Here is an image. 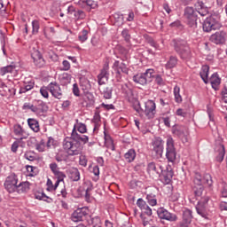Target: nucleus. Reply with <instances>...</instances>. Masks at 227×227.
<instances>
[{
  "label": "nucleus",
  "instance_id": "nucleus-5",
  "mask_svg": "<svg viewBox=\"0 0 227 227\" xmlns=\"http://www.w3.org/2000/svg\"><path fill=\"white\" fill-rule=\"evenodd\" d=\"M223 25L219 21L217 16H209L207 17L202 24V29L205 33H210L212 31H216V29H221Z\"/></svg>",
  "mask_w": 227,
  "mask_h": 227
},
{
  "label": "nucleus",
  "instance_id": "nucleus-10",
  "mask_svg": "<svg viewBox=\"0 0 227 227\" xmlns=\"http://www.w3.org/2000/svg\"><path fill=\"white\" fill-rule=\"evenodd\" d=\"M209 200L210 198H208V196L202 197L196 206L197 214L205 219H207V215H208L207 213V205Z\"/></svg>",
  "mask_w": 227,
  "mask_h": 227
},
{
  "label": "nucleus",
  "instance_id": "nucleus-33",
  "mask_svg": "<svg viewBox=\"0 0 227 227\" xmlns=\"http://www.w3.org/2000/svg\"><path fill=\"white\" fill-rule=\"evenodd\" d=\"M216 152L218 153L216 155L217 162H221L222 160H224V155L226 153V151L224 149V145H220L216 146Z\"/></svg>",
  "mask_w": 227,
  "mask_h": 227
},
{
  "label": "nucleus",
  "instance_id": "nucleus-51",
  "mask_svg": "<svg viewBox=\"0 0 227 227\" xmlns=\"http://www.w3.org/2000/svg\"><path fill=\"white\" fill-rule=\"evenodd\" d=\"M137 205L140 209L143 211L144 208H148V205L146 204V201H145L143 199H138L137 200Z\"/></svg>",
  "mask_w": 227,
  "mask_h": 227
},
{
  "label": "nucleus",
  "instance_id": "nucleus-20",
  "mask_svg": "<svg viewBox=\"0 0 227 227\" xmlns=\"http://www.w3.org/2000/svg\"><path fill=\"white\" fill-rule=\"evenodd\" d=\"M0 93L2 97H13L15 96V89L6 85L4 82H0Z\"/></svg>",
  "mask_w": 227,
  "mask_h": 227
},
{
  "label": "nucleus",
  "instance_id": "nucleus-62",
  "mask_svg": "<svg viewBox=\"0 0 227 227\" xmlns=\"http://www.w3.org/2000/svg\"><path fill=\"white\" fill-rule=\"evenodd\" d=\"M91 223L93 224V227H97V226L100 227V225H98V224H100V217L96 216V217L92 218Z\"/></svg>",
  "mask_w": 227,
  "mask_h": 227
},
{
  "label": "nucleus",
  "instance_id": "nucleus-25",
  "mask_svg": "<svg viewBox=\"0 0 227 227\" xmlns=\"http://www.w3.org/2000/svg\"><path fill=\"white\" fill-rule=\"evenodd\" d=\"M192 221V211L191 209H185L183 213V223L180 224L181 227H187Z\"/></svg>",
  "mask_w": 227,
  "mask_h": 227
},
{
  "label": "nucleus",
  "instance_id": "nucleus-14",
  "mask_svg": "<svg viewBox=\"0 0 227 227\" xmlns=\"http://www.w3.org/2000/svg\"><path fill=\"white\" fill-rule=\"evenodd\" d=\"M153 152L156 153V157H162L164 152V141L160 137H156L153 141Z\"/></svg>",
  "mask_w": 227,
  "mask_h": 227
},
{
  "label": "nucleus",
  "instance_id": "nucleus-6",
  "mask_svg": "<svg viewBox=\"0 0 227 227\" xmlns=\"http://www.w3.org/2000/svg\"><path fill=\"white\" fill-rule=\"evenodd\" d=\"M166 157L168 162H174L176 160V149L175 148V140H173V137H171L167 138Z\"/></svg>",
  "mask_w": 227,
  "mask_h": 227
},
{
  "label": "nucleus",
  "instance_id": "nucleus-55",
  "mask_svg": "<svg viewBox=\"0 0 227 227\" xmlns=\"http://www.w3.org/2000/svg\"><path fill=\"white\" fill-rule=\"evenodd\" d=\"M40 93L44 98H49V86L42 87L40 89Z\"/></svg>",
  "mask_w": 227,
  "mask_h": 227
},
{
  "label": "nucleus",
  "instance_id": "nucleus-26",
  "mask_svg": "<svg viewBox=\"0 0 227 227\" xmlns=\"http://www.w3.org/2000/svg\"><path fill=\"white\" fill-rule=\"evenodd\" d=\"M195 6L197 8V13L201 15V17H206V15H208V7L205 6V4L203 1H198L195 4Z\"/></svg>",
  "mask_w": 227,
  "mask_h": 227
},
{
  "label": "nucleus",
  "instance_id": "nucleus-44",
  "mask_svg": "<svg viewBox=\"0 0 227 227\" xmlns=\"http://www.w3.org/2000/svg\"><path fill=\"white\" fill-rule=\"evenodd\" d=\"M35 88V82H29L27 84L20 87V93H27V91H30V90H33Z\"/></svg>",
  "mask_w": 227,
  "mask_h": 227
},
{
  "label": "nucleus",
  "instance_id": "nucleus-60",
  "mask_svg": "<svg viewBox=\"0 0 227 227\" xmlns=\"http://www.w3.org/2000/svg\"><path fill=\"white\" fill-rule=\"evenodd\" d=\"M50 169L52 171L53 175L59 171V168H58V164L55 162L50 164Z\"/></svg>",
  "mask_w": 227,
  "mask_h": 227
},
{
  "label": "nucleus",
  "instance_id": "nucleus-34",
  "mask_svg": "<svg viewBox=\"0 0 227 227\" xmlns=\"http://www.w3.org/2000/svg\"><path fill=\"white\" fill-rule=\"evenodd\" d=\"M27 124L34 132H40V123L36 119H27Z\"/></svg>",
  "mask_w": 227,
  "mask_h": 227
},
{
  "label": "nucleus",
  "instance_id": "nucleus-54",
  "mask_svg": "<svg viewBox=\"0 0 227 227\" xmlns=\"http://www.w3.org/2000/svg\"><path fill=\"white\" fill-rule=\"evenodd\" d=\"M54 176H56L57 180H59V182H63V180H65V178H67V175H65V173L61 172V171H58L54 174Z\"/></svg>",
  "mask_w": 227,
  "mask_h": 227
},
{
  "label": "nucleus",
  "instance_id": "nucleus-23",
  "mask_svg": "<svg viewBox=\"0 0 227 227\" xmlns=\"http://www.w3.org/2000/svg\"><path fill=\"white\" fill-rule=\"evenodd\" d=\"M48 109L49 107H47V105L43 101H39L37 105L34 106V113L37 116H43Z\"/></svg>",
  "mask_w": 227,
  "mask_h": 227
},
{
  "label": "nucleus",
  "instance_id": "nucleus-8",
  "mask_svg": "<svg viewBox=\"0 0 227 227\" xmlns=\"http://www.w3.org/2000/svg\"><path fill=\"white\" fill-rule=\"evenodd\" d=\"M172 134L174 136H177V137H180L181 141L183 143H188L189 142V131L187 129V127L182 126V125H175L172 128Z\"/></svg>",
  "mask_w": 227,
  "mask_h": 227
},
{
  "label": "nucleus",
  "instance_id": "nucleus-49",
  "mask_svg": "<svg viewBox=\"0 0 227 227\" xmlns=\"http://www.w3.org/2000/svg\"><path fill=\"white\" fill-rule=\"evenodd\" d=\"M78 38H79L80 42H82V43L86 42V40H88V30L83 29V30L80 33Z\"/></svg>",
  "mask_w": 227,
  "mask_h": 227
},
{
  "label": "nucleus",
  "instance_id": "nucleus-29",
  "mask_svg": "<svg viewBox=\"0 0 227 227\" xmlns=\"http://www.w3.org/2000/svg\"><path fill=\"white\" fill-rule=\"evenodd\" d=\"M121 73L126 74H129V67H127V64H125V62H121L119 66V68H117V72H116L117 81H120L121 79Z\"/></svg>",
  "mask_w": 227,
  "mask_h": 227
},
{
  "label": "nucleus",
  "instance_id": "nucleus-42",
  "mask_svg": "<svg viewBox=\"0 0 227 227\" xmlns=\"http://www.w3.org/2000/svg\"><path fill=\"white\" fill-rule=\"evenodd\" d=\"M174 96H175V102H176V104H182V95H180V87H178V85H176L174 87Z\"/></svg>",
  "mask_w": 227,
  "mask_h": 227
},
{
  "label": "nucleus",
  "instance_id": "nucleus-17",
  "mask_svg": "<svg viewBox=\"0 0 227 227\" xmlns=\"http://www.w3.org/2000/svg\"><path fill=\"white\" fill-rule=\"evenodd\" d=\"M162 166L161 165H156L155 162H150L147 165V173L151 176H160V173H162Z\"/></svg>",
  "mask_w": 227,
  "mask_h": 227
},
{
  "label": "nucleus",
  "instance_id": "nucleus-31",
  "mask_svg": "<svg viewBox=\"0 0 227 227\" xmlns=\"http://www.w3.org/2000/svg\"><path fill=\"white\" fill-rule=\"evenodd\" d=\"M69 178L73 182H79V180H81V173L77 168H72L69 169Z\"/></svg>",
  "mask_w": 227,
  "mask_h": 227
},
{
  "label": "nucleus",
  "instance_id": "nucleus-21",
  "mask_svg": "<svg viewBox=\"0 0 227 227\" xmlns=\"http://www.w3.org/2000/svg\"><path fill=\"white\" fill-rule=\"evenodd\" d=\"M155 102L153 100H148L145 102V114L147 116V118H153L155 116Z\"/></svg>",
  "mask_w": 227,
  "mask_h": 227
},
{
  "label": "nucleus",
  "instance_id": "nucleus-45",
  "mask_svg": "<svg viewBox=\"0 0 227 227\" xmlns=\"http://www.w3.org/2000/svg\"><path fill=\"white\" fill-rule=\"evenodd\" d=\"M146 200L149 205H151V207H155V205H157V197L155 196V194L153 193L147 194Z\"/></svg>",
  "mask_w": 227,
  "mask_h": 227
},
{
  "label": "nucleus",
  "instance_id": "nucleus-27",
  "mask_svg": "<svg viewBox=\"0 0 227 227\" xmlns=\"http://www.w3.org/2000/svg\"><path fill=\"white\" fill-rule=\"evenodd\" d=\"M35 200H39L42 201H46V203H52V201H54V200L49 196H47L43 191H36L35 192Z\"/></svg>",
  "mask_w": 227,
  "mask_h": 227
},
{
  "label": "nucleus",
  "instance_id": "nucleus-59",
  "mask_svg": "<svg viewBox=\"0 0 227 227\" xmlns=\"http://www.w3.org/2000/svg\"><path fill=\"white\" fill-rule=\"evenodd\" d=\"M85 4H86V6H90V8H92V9H95L98 6L97 2H95L93 0L85 1Z\"/></svg>",
  "mask_w": 227,
  "mask_h": 227
},
{
  "label": "nucleus",
  "instance_id": "nucleus-12",
  "mask_svg": "<svg viewBox=\"0 0 227 227\" xmlns=\"http://www.w3.org/2000/svg\"><path fill=\"white\" fill-rule=\"evenodd\" d=\"M157 215L160 219H165V221H169L170 223H175V221L178 220V216L173 213H170L164 207L158 208Z\"/></svg>",
  "mask_w": 227,
  "mask_h": 227
},
{
  "label": "nucleus",
  "instance_id": "nucleus-46",
  "mask_svg": "<svg viewBox=\"0 0 227 227\" xmlns=\"http://www.w3.org/2000/svg\"><path fill=\"white\" fill-rule=\"evenodd\" d=\"M74 17L76 20H84V19H86V12L77 9L76 12H74Z\"/></svg>",
  "mask_w": 227,
  "mask_h": 227
},
{
  "label": "nucleus",
  "instance_id": "nucleus-64",
  "mask_svg": "<svg viewBox=\"0 0 227 227\" xmlns=\"http://www.w3.org/2000/svg\"><path fill=\"white\" fill-rule=\"evenodd\" d=\"M222 99L225 104H227V89H223L222 90Z\"/></svg>",
  "mask_w": 227,
  "mask_h": 227
},
{
  "label": "nucleus",
  "instance_id": "nucleus-1",
  "mask_svg": "<svg viewBox=\"0 0 227 227\" xmlns=\"http://www.w3.org/2000/svg\"><path fill=\"white\" fill-rule=\"evenodd\" d=\"M90 141L88 136L80 135L75 129V126L73 129L70 137H66L63 140L62 146L65 151H60L55 155L57 162H63L68 160V155L74 157V155H80L82 152V145H86Z\"/></svg>",
  "mask_w": 227,
  "mask_h": 227
},
{
  "label": "nucleus",
  "instance_id": "nucleus-38",
  "mask_svg": "<svg viewBox=\"0 0 227 227\" xmlns=\"http://www.w3.org/2000/svg\"><path fill=\"white\" fill-rule=\"evenodd\" d=\"M15 65H9L0 68V75H6L7 74H13L15 72Z\"/></svg>",
  "mask_w": 227,
  "mask_h": 227
},
{
  "label": "nucleus",
  "instance_id": "nucleus-11",
  "mask_svg": "<svg viewBox=\"0 0 227 227\" xmlns=\"http://www.w3.org/2000/svg\"><path fill=\"white\" fill-rule=\"evenodd\" d=\"M31 58L34 61V64L38 68H43V67H45V59H43V56H42L40 51L33 48V50L31 51Z\"/></svg>",
  "mask_w": 227,
  "mask_h": 227
},
{
  "label": "nucleus",
  "instance_id": "nucleus-43",
  "mask_svg": "<svg viewBox=\"0 0 227 227\" xmlns=\"http://www.w3.org/2000/svg\"><path fill=\"white\" fill-rule=\"evenodd\" d=\"M130 105H132L133 109H135L138 114H141L143 113V108H141V103H139V100L135 98V100L129 102Z\"/></svg>",
  "mask_w": 227,
  "mask_h": 227
},
{
  "label": "nucleus",
  "instance_id": "nucleus-57",
  "mask_svg": "<svg viewBox=\"0 0 227 227\" xmlns=\"http://www.w3.org/2000/svg\"><path fill=\"white\" fill-rule=\"evenodd\" d=\"M121 35L126 42H130V34H129V30L123 29Z\"/></svg>",
  "mask_w": 227,
  "mask_h": 227
},
{
  "label": "nucleus",
  "instance_id": "nucleus-15",
  "mask_svg": "<svg viewBox=\"0 0 227 227\" xmlns=\"http://www.w3.org/2000/svg\"><path fill=\"white\" fill-rule=\"evenodd\" d=\"M107 81H109V63L104 65L100 74L98 75V82L99 86H102V84H105Z\"/></svg>",
  "mask_w": 227,
  "mask_h": 227
},
{
  "label": "nucleus",
  "instance_id": "nucleus-9",
  "mask_svg": "<svg viewBox=\"0 0 227 227\" xmlns=\"http://www.w3.org/2000/svg\"><path fill=\"white\" fill-rule=\"evenodd\" d=\"M17 184H19V178L17 177V175H15V173H12L6 177V180L4 182V187L6 191L10 193L16 192L18 185Z\"/></svg>",
  "mask_w": 227,
  "mask_h": 227
},
{
  "label": "nucleus",
  "instance_id": "nucleus-32",
  "mask_svg": "<svg viewBox=\"0 0 227 227\" xmlns=\"http://www.w3.org/2000/svg\"><path fill=\"white\" fill-rule=\"evenodd\" d=\"M59 82L62 86H67V84H70L72 81V75L68 73H63L59 75Z\"/></svg>",
  "mask_w": 227,
  "mask_h": 227
},
{
  "label": "nucleus",
  "instance_id": "nucleus-18",
  "mask_svg": "<svg viewBox=\"0 0 227 227\" xmlns=\"http://www.w3.org/2000/svg\"><path fill=\"white\" fill-rule=\"evenodd\" d=\"M121 92L124 94V97L128 102H133L137 97L134 94V90L131 89L129 84H124L121 86Z\"/></svg>",
  "mask_w": 227,
  "mask_h": 227
},
{
  "label": "nucleus",
  "instance_id": "nucleus-41",
  "mask_svg": "<svg viewBox=\"0 0 227 227\" xmlns=\"http://www.w3.org/2000/svg\"><path fill=\"white\" fill-rule=\"evenodd\" d=\"M100 92L103 94L104 98L109 99L113 97V88L106 87L103 89H99Z\"/></svg>",
  "mask_w": 227,
  "mask_h": 227
},
{
  "label": "nucleus",
  "instance_id": "nucleus-56",
  "mask_svg": "<svg viewBox=\"0 0 227 227\" xmlns=\"http://www.w3.org/2000/svg\"><path fill=\"white\" fill-rule=\"evenodd\" d=\"M146 42L151 45V47H154V49H159V44L153 40L152 37H146Z\"/></svg>",
  "mask_w": 227,
  "mask_h": 227
},
{
  "label": "nucleus",
  "instance_id": "nucleus-48",
  "mask_svg": "<svg viewBox=\"0 0 227 227\" xmlns=\"http://www.w3.org/2000/svg\"><path fill=\"white\" fill-rule=\"evenodd\" d=\"M24 157L27 159V160H30V161L36 160V154H35V153L31 151L27 152L24 154Z\"/></svg>",
  "mask_w": 227,
  "mask_h": 227
},
{
  "label": "nucleus",
  "instance_id": "nucleus-28",
  "mask_svg": "<svg viewBox=\"0 0 227 227\" xmlns=\"http://www.w3.org/2000/svg\"><path fill=\"white\" fill-rule=\"evenodd\" d=\"M31 186V184L29 182H22L20 183L17 186H16V192H18L19 194L22 193V192H27V191H29Z\"/></svg>",
  "mask_w": 227,
  "mask_h": 227
},
{
  "label": "nucleus",
  "instance_id": "nucleus-37",
  "mask_svg": "<svg viewBox=\"0 0 227 227\" xmlns=\"http://www.w3.org/2000/svg\"><path fill=\"white\" fill-rule=\"evenodd\" d=\"M133 81L137 84H141V86H145V84H148V82H146V79L145 78V74L143 73L134 75Z\"/></svg>",
  "mask_w": 227,
  "mask_h": 227
},
{
  "label": "nucleus",
  "instance_id": "nucleus-47",
  "mask_svg": "<svg viewBox=\"0 0 227 227\" xmlns=\"http://www.w3.org/2000/svg\"><path fill=\"white\" fill-rule=\"evenodd\" d=\"M56 34V29H54V27H51L49 28H47L46 30H44V35L46 36V38H52V36H54V35Z\"/></svg>",
  "mask_w": 227,
  "mask_h": 227
},
{
  "label": "nucleus",
  "instance_id": "nucleus-7",
  "mask_svg": "<svg viewBox=\"0 0 227 227\" xmlns=\"http://www.w3.org/2000/svg\"><path fill=\"white\" fill-rule=\"evenodd\" d=\"M184 16L186 18L190 27H194V26H196L198 21V11L193 7H185Z\"/></svg>",
  "mask_w": 227,
  "mask_h": 227
},
{
  "label": "nucleus",
  "instance_id": "nucleus-24",
  "mask_svg": "<svg viewBox=\"0 0 227 227\" xmlns=\"http://www.w3.org/2000/svg\"><path fill=\"white\" fill-rule=\"evenodd\" d=\"M86 215H88L86 211H84L82 208H78L72 214L71 220L74 223H79V221H82Z\"/></svg>",
  "mask_w": 227,
  "mask_h": 227
},
{
  "label": "nucleus",
  "instance_id": "nucleus-22",
  "mask_svg": "<svg viewBox=\"0 0 227 227\" xmlns=\"http://www.w3.org/2000/svg\"><path fill=\"white\" fill-rule=\"evenodd\" d=\"M13 134L16 135L17 137H20V141H22V139H27V137L29 136L20 124H15L13 126Z\"/></svg>",
  "mask_w": 227,
  "mask_h": 227
},
{
  "label": "nucleus",
  "instance_id": "nucleus-61",
  "mask_svg": "<svg viewBox=\"0 0 227 227\" xmlns=\"http://www.w3.org/2000/svg\"><path fill=\"white\" fill-rule=\"evenodd\" d=\"M73 93L75 97H79L81 95V91L79 90V86L77 83H74L73 85Z\"/></svg>",
  "mask_w": 227,
  "mask_h": 227
},
{
  "label": "nucleus",
  "instance_id": "nucleus-58",
  "mask_svg": "<svg viewBox=\"0 0 227 227\" xmlns=\"http://www.w3.org/2000/svg\"><path fill=\"white\" fill-rule=\"evenodd\" d=\"M154 79L156 84H159V86H162L164 84V80H162L160 74H155Z\"/></svg>",
  "mask_w": 227,
  "mask_h": 227
},
{
  "label": "nucleus",
  "instance_id": "nucleus-36",
  "mask_svg": "<svg viewBox=\"0 0 227 227\" xmlns=\"http://www.w3.org/2000/svg\"><path fill=\"white\" fill-rule=\"evenodd\" d=\"M176 65H178V58H176L175 56H170L169 59L168 60V62L165 65V67L168 70H171V68H175V67H176Z\"/></svg>",
  "mask_w": 227,
  "mask_h": 227
},
{
  "label": "nucleus",
  "instance_id": "nucleus-35",
  "mask_svg": "<svg viewBox=\"0 0 227 227\" xmlns=\"http://www.w3.org/2000/svg\"><path fill=\"white\" fill-rule=\"evenodd\" d=\"M212 88H214V90H217V86H219V84H221V78H219V74L217 73H214L210 79H209Z\"/></svg>",
  "mask_w": 227,
  "mask_h": 227
},
{
  "label": "nucleus",
  "instance_id": "nucleus-50",
  "mask_svg": "<svg viewBox=\"0 0 227 227\" xmlns=\"http://www.w3.org/2000/svg\"><path fill=\"white\" fill-rule=\"evenodd\" d=\"M78 132H80V136H82V134H86L88 131V129L86 128V124L84 123H79L77 128Z\"/></svg>",
  "mask_w": 227,
  "mask_h": 227
},
{
  "label": "nucleus",
  "instance_id": "nucleus-52",
  "mask_svg": "<svg viewBox=\"0 0 227 227\" xmlns=\"http://www.w3.org/2000/svg\"><path fill=\"white\" fill-rule=\"evenodd\" d=\"M32 27L33 35H36V33H38V30L40 29V22H38V20L32 21Z\"/></svg>",
  "mask_w": 227,
  "mask_h": 227
},
{
  "label": "nucleus",
  "instance_id": "nucleus-16",
  "mask_svg": "<svg viewBox=\"0 0 227 227\" xmlns=\"http://www.w3.org/2000/svg\"><path fill=\"white\" fill-rule=\"evenodd\" d=\"M210 42L212 43H215V45H223L224 42H226V32L219 31L216 32L209 37Z\"/></svg>",
  "mask_w": 227,
  "mask_h": 227
},
{
  "label": "nucleus",
  "instance_id": "nucleus-19",
  "mask_svg": "<svg viewBox=\"0 0 227 227\" xmlns=\"http://www.w3.org/2000/svg\"><path fill=\"white\" fill-rule=\"evenodd\" d=\"M48 90L50 93H51L52 97L55 98H61L63 97V92H61V87H59V84L58 82H51L48 85Z\"/></svg>",
  "mask_w": 227,
  "mask_h": 227
},
{
  "label": "nucleus",
  "instance_id": "nucleus-3",
  "mask_svg": "<svg viewBox=\"0 0 227 227\" xmlns=\"http://www.w3.org/2000/svg\"><path fill=\"white\" fill-rule=\"evenodd\" d=\"M174 49L181 59H191L192 58V51H191L189 44L184 40H174Z\"/></svg>",
  "mask_w": 227,
  "mask_h": 227
},
{
  "label": "nucleus",
  "instance_id": "nucleus-30",
  "mask_svg": "<svg viewBox=\"0 0 227 227\" xmlns=\"http://www.w3.org/2000/svg\"><path fill=\"white\" fill-rule=\"evenodd\" d=\"M209 70H210V67L205 65V66H202L200 72V75L202 81H204L205 84L208 83Z\"/></svg>",
  "mask_w": 227,
  "mask_h": 227
},
{
  "label": "nucleus",
  "instance_id": "nucleus-40",
  "mask_svg": "<svg viewBox=\"0 0 227 227\" xmlns=\"http://www.w3.org/2000/svg\"><path fill=\"white\" fill-rule=\"evenodd\" d=\"M143 74L146 82H152V81H153V77H155V70L153 69H147Z\"/></svg>",
  "mask_w": 227,
  "mask_h": 227
},
{
  "label": "nucleus",
  "instance_id": "nucleus-2",
  "mask_svg": "<svg viewBox=\"0 0 227 227\" xmlns=\"http://www.w3.org/2000/svg\"><path fill=\"white\" fill-rule=\"evenodd\" d=\"M193 184V192L196 198H201V196H203V192L205 191L203 185L212 187L214 181L212 180V176H210V174H204L201 176L200 172H196Z\"/></svg>",
  "mask_w": 227,
  "mask_h": 227
},
{
  "label": "nucleus",
  "instance_id": "nucleus-53",
  "mask_svg": "<svg viewBox=\"0 0 227 227\" xmlns=\"http://www.w3.org/2000/svg\"><path fill=\"white\" fill-rule=\"evenodd\" d=\"M35 148L38 152H45V140L42 139L39 144L35 145Z\"/></svg>",
  "mask_w": 227,
  "mask_h": 227
},
{
  "label": "nucleus",
  "instance_id": "nucleus-39",
  "mask_svg": "<svg viewBox=\"0 0 227 227\" xmlns=\"http://www.w3.org/2000/svg\"><path fill=\"white\" fill-rule=\"evenodd\" d=\"M124 158L126 162H134V160L136 159V150L129 149L125 154Z\"/></svg>",
  "mask_w": 227,
  "mask_h": 227
},
{
  "label": "nucleus",
  "instance_id": "nucleus-4",
  "mask_svg": "<svg viewBox=\"0 0 227 227\" xmlns=\"http://www.w3.org/2000/svg\"><path fill=\"white\" fill-rule=\"evenodd\" d=\"M81 86L84 91L82 102L83 107H92V106H95V96H93L91 92L88 91V90L91 88L90 81L83 80V82H81Z\"/></svg>",
  "mask_w": 227,
  "mask_h": 227
},
{
  "label": "nucleus",
  "instance_id": "nucleus-63",
  "mask_svg": "<svg viewBox=\"0 0 227 227\" xmlns=\"http://www.w3.org/2000/svg\"><path fill=\"white\" fill-rule=\"evenodd\" d=\"M100 107H104L106 111H111V109H114V106L113 104L106 105L105 103H102L100 105Z\"/></svg>",
  "mask_w": 227,
  "mask_h": 227
},
{
  "label": "nucleus",
  "instance_id": "nucleus-13",
  "mask_svg": "<svg viewBox=\"0 0 227 227\" xmlns=\"http://www.w3.org/2000/svg\"><path fill=\"white\" fill-rule=\"evenodd\" d=\"M175 173L173 172V168H171V166L167 167V168L164 170V168L162 167V172L160 173V178L161 182L165 184V185H168L171 184V180H173V176Z\"/></svg>",
  "mask_w": 227,
  "mask_h": 227
}]
</instances>
